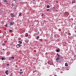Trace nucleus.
<instances>
[{
	"mask_svg": "<svg viewBox=\"0 0 76 76\" xmlns=\"http://www.w3.org/2000/svg\"><path fill=\"white\" fill-rule=\"evenodd\" d=\"M39 36H38L37 37V39H39Z\"/></svg>",
	"mask_w": 76,
	"mask_h": 76,
	"instance_id": "nucleus-17",
	"label": "nucleus"
},
{
	"mask_svg": "<svg viewBox=\"0 0 76 76\" xmlns=\"http://www.w3.org/2000/svg\"><path fill=\"white\" fill-rule=\"evenodd\" d=\"M53 9H55L56 8H55V7H53Z\"/></svg>",
	"mask_w": 76,
	"mask_h": 76,
	"instance_id": "nucleus-28",
	"label": "nucleus"
},
{
	"mask_svg": "<svg viewBox=\"0 0 76 76\" xmlns=\"http://www.w3.org/2000/svg\"><path fill=\"white\" fill-rule=\"evenodd\" d=\"M57 12H58V10H57Z\"/></svg>",
	"mask_w": 76,
	"mask_h": 76,
	"instance_id": "nucleus-37",
	"label": "nucleus"
},
{
	"mask_svg": "<svg viewBox=\"0 0 76 76\" xmlns=\"http://www.w3.org/2000/svg\"><path fill=\"white\" fill-rule=\"evenodd\" d=\"M56 3H57V1H56Z\"/></svg>",
	"mask_w": 76,
	"mask_h": 76,
	"instance_id": "nucleus-35",
	"label": "nucleus"
},
{
	"mask_svg": "<svg viewBox=\"0 0 76 76\" xmlns=\"http://www.w3.org/2000/svg\"><path fill=\"white\" fill-rule=\"evenodd\" d=\"M14 24V22H11L10 23V25H13V24Z\"/></svg>",
	"mask_w": 76,
	"mask_h": 76,
	"instance_id": "nucleus-5",
	"label": "nucleus"
},
{
	"mask_svg": "<svg viewBox=\"0 0 76 76\" xmlns=\"http://www.w3.org/2000/svg\"><path fill=\"white\" fill-rule=\"evenodd\" d=\"M9 32L10 33H12V30H9Z\"/></svg>",
	"mask_w": 76,
	"mask_h": 76,
	"instance_id": "nucleus-12",
	"label": "nucleus"
},
{
	"mask_svg": "<svg viewBox=\"0 0 76 76\" xmlns=\"http://www.w3.org/2000/svg\"><path fill=\"white\" fill-rule=\"evenodd\" d=\"M21 70H22V69H20V72L21 71Z\"/></svg>",
	"mask_w": 76,
	"mask_h": 76,
	"instance_id": "nucleus-31",
	"label": "nucleus"
},
{
	"mask_svg": "<svg viewBox=\"0 0 76 76\" xmlns=\"http://www.w3.org/2000/svg\"><path fill=\"white\" fill-rule=\"evenodd\" d=\"M65 66H68V65L67 64V63H66L65 64Z\"/></svg>",
	"mask_w": 76,
	"mask_h": 76,
	"instance_id": "nucleus-16",
	"label": "nucleus"
},
{
	"mask_svg": "<svg viewBox=\"0 0 76 76\" xmlns=\"http://www.w3.org/2000/svg\"><path fill=\"white\" fill-rule=\"evenodd\" d=\"M37 34H39V32H38Z\"/></svg>",
	"mask_w": 76,
	"mask_h": 76,
	"instance_id": "nucleus-27",
	"label": "nucleus"
},
{
	"mask_svg": "<svg viewBox=\"0 0 76 76\" xmlns=\"http://www.w3.org/2000/svg\"><path fill=\"white\" fill-rule=\"evenodd\" d=\"M7 66H9V64H7Z\"/></svg>",
	"mask_w": 76,
	"mask_h": 76,
	"instance_id": "nucleus-26",
	"label": "nucleus"
},
{
	"mask_svg": "<svg viewBox=\"0 0 76 76\" xmlns=\"http://www.w3.org/2000/svg\"><path fill=\"white\" fill-rule=\"evenodd\" d=\"M33 1H35V0H33Z\"/></svg>",
	"mask_w": 76,
	"mask_h": 76,
	"instance_id": "nucleus-34",
	"label": "nucleus"
},
{
	"mask_svg": "<svg viewBox=\"0 0 76 76\" xmlns=\"http://www.w3.org/2000/svg\"><path fill=\"white\" fill-rule=\"evenodd\" d=\"M14 1H16V0H14Z\"/></svg>",
	"mask_w": 76,
	"mask_h": 76,
	"instance_id": "nucleus-30",
	"label": "nucleus"
},
{
	"mask_svg": "<svg viewBox=\"0 0 76 76\" xmlns=\"http://www.w3.org/2000/svg\"><path fill=\"white\" fill-rule=\"evenodd\" d=\"M56 52H59V50H56Z\"/></svg>",
	"mask_w": 76,
	"mask_h": 76,
	"instance_id": "nucleus-22",
	"label": "nucleus"
},
{
	"mask_svg": "<svg viewBox=\"0 0 76 76\" xmlns=\"http://www.w3.org/2000/svg\"><path fill=\"white\" fill-rule=\"evenodd\" d=\"M21 0H20V1Z\"/></svg>",
	"mask_w": 76,
	"mask_h": 76,
	"instance_id": "nucleus-38",
	"label": "nucleus"
},
{
	"mask_svg": "<svg viewBox=\"0 0 76 76\" xmlns=\"http://www.w3.org/2000/svg\"><path fill=\"white\" fill-rule=\"evenodd\" d=\"M22 15L21 13L20 12L19 13V16H22V15Z\"/></svg>",
	"mask_w": 76,
	"mask_h": 76,
	"instance_id": "nucleus-10",
	"label": "nucleus"
},
{
	"mask_svg": "<svg viewBox=\"0 0 76 76\" xmlns=\"http://www.w3.org/2000/svg\"><path fill=\"white\" fill-rule=\"evenodd\" d=\"M60 58H59V57H58L56 59V60L57 61V62H60V61H58L59 60H60Z\"/></svg>",
	"mask_w": 76,
	"mask_h": 76,
	"instance_id": "nucleus-1",
	"label": "nucleus"
},
{
	"mask_svg": "<svg viewBox=\"0 0 76 76\" xmlns=\"http://www.w3.org/2000/svg\"><path fill=\"white\" fill-rule=\"evenodd\" d=\"M12 73H11V75H12Z\"/></svg>",
	"mask_w": 76,
	"mask_h": 76,
	"instance_id": "nucleus-32",
	"label": "nucleus"
},
{
	"mask_svg": "<svg viewBox=\"0 0 76 76\" xmlns=\"http://www.w3.org/2000/svg\"><path fill=\"white\" fill-rule=\"evenodd\" d=\"M2 45H5V44L4 43H2Z\"/></svg>",
	"mask_w": 76,
	"mask_h": 76,
	"instance_id": "nucleus-24",
	"label": "nucleus"
},
{
	"mask_svg": "<svg viewBox=\"0 0 76 76\" xmlns=\"http://www.w3.org/2000/svg\"><path fill=\"white\" fill-rule=\"evenodd\" d=\"M55 76H57V75H55Z\"/></svg>",
	"mask_w": 76,
	"mask_h": 76,
	"instance_id": "nucleus-36",
	"label": "nucleus"
},
{
	"mask_svg": "<svg viewBox=\"0 0 76 76\" xmlns=\"http://www.w3.org/2000/svg\"><path fill=\"white\" fill-rule=\"evenodd\" d=\"M57 56H58V57H60V55H59V54H58V53H57Z\"/></svg>",
	"mask_w": 76,
	"mask_h": 76,
	"instance_id": "nucleus-15",
	"label": "nucleus"
},
{
	"mask_svg": "<svg viewBox=\"0 0 76 76\" xmlns=\"http://www.w3.org/2000/svg\"><path fill=\"white\" fill-rule=\"evenodd\" d=\"M44 13H43L42 15V16H44Z\"/></svg>",
	"mask_w": 76,
	"mask_h": 76,
	"instance_id": "nucleus-21",
	"label": "nucleus"
},
{
	"mask_svg": "<svg viewBox=\"0 0 76 76\" xmlns=\"http://www.w3.org/2000/svg\"><path fill=\"white\" fill-rule=\"evenodd\" d=\"M2 50H4V49H2Z\"/></svg>",
	"mask_w": 76,
	"mask_h": 76,
	"instance_id": "nucleus-29",
	"label": "nucleus"
},
{
	"mask_svg": "<svg viewBox=\"0 0 76 76\" xmlns=\"http://www.w3.org/2000/svg\"><path fill=\"white\" fill-rule=\"evenodd\" d=\"M10 15H11V17H14L15 16L14 14L12 13L10 14Z\"/></svg>",
	"mask_w": 76,
	"mask_h": 76,
	"instance_id": "nucleus-4",
	"label": "nucleus"
},
{
	"mask_svg": "<svg viewBox=\"0 0 76 76\" xmlns=\"http://www.w3.org/2000/svg\"><path fill=\"white\" fill-rule=\"evenodd\" d=\"M68 35H69V36H71V34L70 33H68Z\"/></svg>",
	"mask_w": 76,
	"mask_h": 76,
	"instance_id": "nucleus-14",
	"label": "nucleus"
},
{
	"mask_svg": "<svg viewBox=\"0 0 76 76\" xmlns=\"http://www.w3.org/2000/svg\"><path fill=\"white\" fill-rule=\"evenodd\" d=\"M25 36L26 37H27L28 36V34L27 33H26L25 34Z\"/></svg>",
	"mask_w": 76,
	"mask_h": 76,
	"instance_id": "nucleus-7",
	"label": "nucleus"
},
{
	"mask_svg": "<svg viewBox=\"0 0 76 76\" xmlns=\"http://www.w3.org/2000/svg\"><path fill=\"white\" fill-rule=\"evenodd\" d=\"M29 42V40H27L26 41V43H28V42Z\"/></svg>",
	"mask_w": 76,
	"mask_h": 76,
	"instance_id": "nucleus-19",
	"label": "nucleus"
},
{
	"mask_svg": "<svg viewBox=\"0 0 76 76\" xmlns=\"http://www.w3.org/2000/svg\"><path fill=\"white\" fill-rule=\"evenodd\" d=\"M9 58H12V59H14V58H15V57H9Z\"/></svg>",
	"mask_w": 76,
	"mask_h": 76,
	"instance_id": "nucleus-9",
	"label": "nucleus"
},
{
	"mask_svg": "<svg viewBox=\"0 0 76 76\" xmlns=\"http://www.w3.org/2000/svg\"><path fill=\"white\" fill-rule=\"evenodd\" d=\"M16 47L17 48H19L20 47V44H18L16 45Z\"/></svg>",
	"mask_w": 76,
	"mask_h": 76,
	"instance_id": "nucleus-2",
	"label": "nucleus"
},
{
	"mask_svg": "<svg viewBox=\"0 0 76 76\" xmlns=\"http://www.w3.org/2000/svg\"><path fill=\"white\" fill-rule=\"evenodd\" d=\"M5 26H6V27H7V24H6L5 25Z\"/></svg>",
	"mask_w": 76,
	"mask_h": 76,
	"instance_id": "nucleus-23",
	"label": "nucleus"
},
{
	"mask_svg": "<svg viewBox=\"0 0 76 76\" xmlns=\"http://www.w3.org/2000/svg\"><path fill=\"white\" fill-rule=\"evenodd\" d=\"M1 60H6V58H5L4 56H2L1 57Z\"/></svg>",
	"mask_w": 76,
	"mask_h": 76,
	"instance_id": "nucleus-3",
	"label": "nucleus"
},
{
	"mask_svg": "<svg viewBox=\"0 0 76 76\" xmlns=\"http://www.w3.org/2000/svg\"><path fill=\"white\" fill-rule=\"evenodd\" d=\"M46 10H47V11H49V10H50V9H47Z\"/></svg>",
	"mask_w": 76,
	"mask_h": 76,
	"instance_id": "nucleus-20",
	"label": "nucleus"
},
{
	"mask_svg": "<svg viewBox=\"0 0 76 76\" xmlns=\"http://www.w3.org/2000/svg\"><path fill=\"white\" fill-rule=\"evenodd\" d=\"M10 76H12V75H10Z\"/></svg>",
	"mask_w": 76,
	"mask_h": 76,
	"instance_id": "nucleus-33",
	"label": "nucleus"
},
{
	"mask_svg": "<svg viewBox=\"0 0 76 76\" xmlns=\"http://www.w3.org/2000/svg\"><path fill=\"white\" fill-rule=\"evenodd\" d=\"M72 3L73 4V3H75V0L73 1H72Z\"/></svg>",
	"mask_w": 76,
	"mask_h": 76,
	"instance_id": "nucleus-11",
	"label": "nucleus"
},
{
	"mask_svg": "<svg viewBox=\"0 0 76 76\" xmlns=\"http://www.w3.org/2000/svg\"><path fill=\"white\" fill-rule=\"evenodd\" d=\"M18 43H19V44H22V41H19L18 42Z\"/></svg>",
	"mask_w": 76,
	"mask_h": 76,
	"instance_id": "nucleus-8",
	"label": "nucleus"
},
{
	"mask_svg": "<svg viewBox=\"0 0 76 76\" xmlns=\"http://www.w3.org/2000/svg\"><path fill=\"white\" fill-rule=\"evenodd\" d=\"M47 8H50V6L49 5H48L47 6Z\"/></svg>",
	"mask_w": 76,
	"mask_h": 76,
	"instance_id": "nucleus-13",
	"label": "nucleus"
},
{
	"mask_svg": "<svg viewBox=\"0 0 76 76\" xmlns=\"http://www.w3.org/2000/svg\"><path fill=\"white\" fill-rule=\"evenodd\" d=\"M23 73V72H20V74H22V73Z\"/></svg>",
	"mask_w": 76,
	"mask_h": 76,
	"instance_id": "nucleus-25",
	"label": "nucleus"
},
{
	"mask_svg": "<svg viewBox=\"0 0 76 76\" xmlns=\"http://www.w3.org/2000/svg\"><path fill=\"white\" fill-rule=\"evenodd\" d=\"M4 2H7V1L6 0H4Z\"/></svg>",
	"mask_w": 76,
	"mask_h": 76,
	"instance_id": "nucleus-18",
	"label": "nucleus"
},
{
	"mask_svg": "<svg viewBox=\"0 0 76 76\" xmlns=\"http://www.w3.org/2000/svg\"><path fill=\"white\" fill-rule=\"evenodd\" d=\"M8 72V71L7 70L6 71H5V73H6L7 75H9V72Z\"/></svg>",
	"mask_w": 76,
	"mask_h": 76,
	"instance_id": "nucleus-6",
	"label": "nucleus"
}]
</instances>
